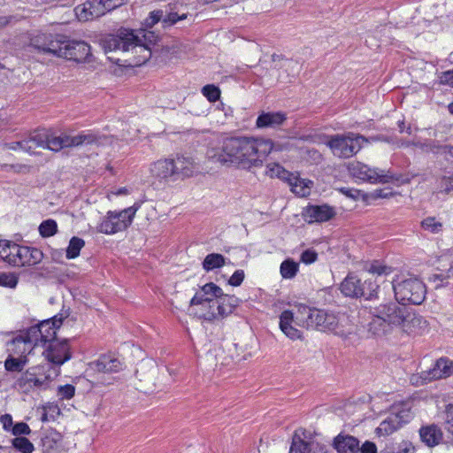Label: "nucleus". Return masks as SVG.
Returning <instances> with one entry per match:
<instances>
[{
	"label": "nucleus",
	"instance_id": "1",
	"mask_svg": "<svg viewBox=\"0 0 453 453\" xmlns=\"http://www.w3.org/2000/svg\"><path fill=\"white\" fill-rule=\"evenodd\" d=\"M273 149L274 145L270 139L227 137L219 146L209 148L206 155L209 159L221 165L250 170L262 166Z\"/></svg>",
	"mask_w": 453,
	"mask_h": 453
},
{
	"label": "nucleus",
	"instance_id": "2",
	"mask_svg": "<svg viewBox=\"0 0 453 453\" xmlns=\"http://www.w3.org/2000/svg\"><path fill=\"white\" fill-rule=\"evenodd\" d=\"M369 313L372 319L368 331L375 336L388 334L395 328L411 334L417 326L426 323L421 316L416 315L397 301L370 305Z\"/></svg>",
	"mask_w": 453,
	"mask_h": 453
},
{
	"label": "nucleus",
	"instance_id": "3",
	"mask_svg": "<svg viewBox=\"0 0 453 453\" xmlns=\"http://www.w3.org/2000/svg\"><path fill=\"white\" fill-rule=\"evenodd\" d=\"M104 51L111 52L121 50L131 52L129 65L140 66L151 58V49L148 43H142V40L134 30L127 28L119 29L117 35H109L102 40Z\"/></svg>",
	"mask_w": 453,
	"mask_h": 453
},
{
	"label": "nucleus",
	"instance_id": "4",
	"mask_svg": "<svg viewBox=\"0 0 453 453\" xmlns=\"http://www.w3.org/2000/svg\"><path fill=\"white\" fill-rule=\"evenodd\" d=\"M348 170L351 176L363 181L372 184L376 183H396L403 185L409 183L411 178L404 175H395L390 171H385L379 168H371L369 165L361 162H352L348 165Z\"/></svg>",
	"mask_w": 453,
	"mask_h": 453
},
{
	"label": "nucleus",
	"instance_id": "5",
	"mask_svg": "<svg viewBox=\"0 0 453 453\" xmlns=\"http://www.w3.org/2000/svg\"><path fill=\"white\" fill-rule=\"evenodd\" d=\"M340 289L348 297L372 300L377 297L379 285L372 277H360L349 273L341 283Z\"/></svg>",
	"mask_w": 453,
	"mask_h": 453
},
{
	"label": "nucleus",
	"instance_id": "6",
	"mask_svg": "<svg viewBox=\"0 0 453 453\" xmlns=\"http://www.w3.org/2000/svg\"><path fill=\"white\" fill-rule=\"evenodd\" d=\"M368 142L365 136L349 132L344 134H334L328 137L326 145L329 147L332 153L340 158H349L356 155Z\"/></svg>",
	"mask_w": 453,
	"mask_h": 453
},
{
	"label": "nucleus",
	"instance_id": "7",
	"mask_svg": "<svg viewBox=\"0 0 453 453\" xmlns=\"http://www.w3.org/2000/svg\"><path fill=\"white\" fill-rule=\"evenodd\" d=\"M395 300L401 303L420 304L426 294V285L418 278L411 277L393 283Z\"/></svg>",
	"mask_w": 453,
	"mask_h": 453
},
{
	"label": "nucleus",
	"instance_id": "8",
	"mask_svg": "<svg viewBox=\"0 0 453 453\" xmlns=\"http://www.w3.org/2000/svg\"><path fill=\"white\" fill-rule=\"evenodd\" d=\"M137 209L134 205L120 211H109L96 226L97 232L114 234L126 230L131 225Z\"/></svg>",
	"mask_w": 453,
	"mask_h": 453
},
{
	"label": "nucleus",
	"instance_id": "9",
	"mask_svg": "<svg viewBox=\"0 0 453 453\" xmlns=\"http://www.w3.org/2000/svg\"><path fill=\"white\" fill-rule=\"evenodd\" d=\"M101 136L91 131H83L76 135L61 134L56 137H47V147L53 151H59L64 148L88 146L100 143Z\"/></svg>",
	"mask_w": 453,
	"mask_h": 453
},
{
	"label": "nucleus",
	"instance_id": "10",
	"mask_svg": "<svg viewBox=\"0 0 453 453\" xmlns=\"http://www.w3.org/2000/svg\"><path fill=\"white\" fill-rule=\"evenodd\" d=\"M58 369L49 363H43L28 368L21 377L24 384L30 388H46L53 377L58 376Z\"/></svg>",
	"mask_w": 453,
	"mask_h": 453
},
{
	"label": "nucleus",
	"instance_id": "11",
	"mask_svg": "<svg viewBox=\"0 0 453 453\" xmlns=\"http://www.w3.org/2000/svg\"><path fill=\"white\" fill-rule=\"evenodd\" d=\"M63 322V317L54 316L50 319L32 326L27 329V335H30L40 347L45 346L50 342L57 340V330Z\"/></svg>",
	"mask_w": 453,
	"mask_h": 453
},
{
	"label": "nucleus",
	"instance_id": "12",
	"mask_svg": "<svg viewBox=\"0 0 453 453\" xmlns=\"http://www.w3.org/2000/svg\"><path fill=\"white\" fill-rule=\"evenodd\" d=\"M452 361L448 357H441L428 370L422 371L418 374H413L411 377V382L416 386L424 385L434 380L447 378L452 373Z\"/></svg>",
	"mask_w": 453,
	"mask_h": 453
},
{
	"label": "nucleus",
	"instance_id": "13",
	"mask_svg": "<svg viewBox=\"0 0 453 453\" xmlns=\"http://www.w3.org/2000/svg\"><path fill=\"white\" fill-rule=\"evenodd\" d=\"M42 355L44 356L46 363L57 369L66 361L70 360L72 354L70 351L69 340H55L50 342L45 346H42Z\"/></svg>",
	"mask_w": 453,
	"mask_h": 453
},
{
	"label": "nucleus",
	"instance_id": "14",
	"mask_svg": "<svg viewBox=\"0 0 453 453\" xmlns=\"http://www.w3.org/2000/svg\"><path fill=\"white\" fill-rule=\"evenodd\" d=\"M66 40V37L61 35L42 34L32 39L31 46L37 50L38 52L62 58Z\"/></svg>",
	"mask_w": 453,
	"mask_h": 453
},
{
	"label": "nucleus",
	"instance_id": "15",
	"mask_svg": "<svg viewBox=\"0 0 453 453\" xmlns=\"http://www.w3.org/2000/svg\"><path fill=\"white\" fill-rule=\"evenodd\" d=\"M327 311L300 305L296 315V320L307 328L319 330L323 319H326Z\"/></svg>",
	"mask_w": 453,
	"mask_h": 453
},
{
	"label": "nucleus",
	"instance_id": "16",
	"mask_svg": "<svg viewBox=\"0 0 453 453\" xmlns=\"http://www.w3.org/2000/svg\"><path fill=\"white\" fill-rule=\"evenodd\" d=\"M319 330L330 331L342 337H345L351 333L348 317L344 314H335L331 311L326 312V319H323Z\"/></svg>",
	"mask_w": 453,
	"mask_h": 453
},
{
	"label": "nucleus",
	"instance_id": "17",
	"mask_svg": "<svg viewBox=\"0 0 453 453\" xmlns=\"http://www.w3.org/2000/svg\"><path fill=\"white\" fill-rule=\"evenodd\" d=\"M38 348L39 346L35 344V340L27 335V330L8 342L9 355L18 357L25 356L27 358V356L33 354Z\"/></svg>",
	"mask_w": 453,
	"mask_h": 453
},
{
	"label": "nucleus",
	"instance_id": "18",
	"mask_svg": "<svg viewBox=\"0 0 453 453\" xmlns=\"http://www.w3.org/2000/svg\"><path fill=\"white\" fill-rule=\"evenodd\" d=\"M92 57L90 46L84 41L66 40L63 57L65 59L75 62H89Z\"/></svg>",
	"mask_w": 453,
	"mask_h": 453
},
{
	"label": "nucleus",
	"instance_id": "19",
	"mask_svg": "<svg viewBox=\"0 0 453 453\" xmlns=\"http://www.w3.org/2000/svg\"><path fill=\"white\" fill-rule=\"evenodd\" d=\"M335 214L334 208L328 204L309 205L303 211L308 223L326 222L333 219Z\"/></svg>",
	"mask_w": 453,
	"mask_h": 453
},
{
	"label": "nucleus",
	"instance_id": "20",
	"mask_svg": "<svg viewBox=\"0 0 453 453\" xmlns=\"http://www.w3.org/2000/svg\"><path fill=\"white\" fill-rule=\"evenodd\" d=\"M288 453H328L326 446L316 441H307L295 434Z\"/></svg>",
	"mask_w": 453,
	"mask_h": 453
},
{
	"label": "nucleus",
	"instance_id": "21",
	"mask_svg": "<svg viewBox=\"0 0 453 453\" xmlns=\"http://www.w3.org/2000/svg\"><path fill=\"white\" fill-rule=\"evenodd\" d=\"M76 11L79 19L83 20L97 19L106 13L102 0H88Z\"/></svg>",
	"mask_w": 453,
	"mask_h": 453
},
{
	"label": "nucleus",
	"instance_id": "22",
	"mask_svg": "<svg viewBox=\"0 0 453 453\" xmlns=\"http://www.w3.org/2000/svg\"><path fill=\"white\" fill-rule=\"evenodd\" d=\"M43 257L42 252L37 248L21 246L19 258H15L14 266H30L39 264Z\"/></svg>",
	"mask_w": 453,
	"mask_h": 453
},
{
	"label": "nucleus",
	"instance_id": "23",
	"mask_svg": "<svg viewBox=\"0 0 453 453\" xmlns=\"http://www.w3.org/2000/svg\"><path fill=\"white\" fill-rule=\"evenodd\" d=\"M173 168V180H182L193 175L195 165L190 157L177 156L171 158Z\"/></svg>",
	"mask_w": 453,
	"mask_h": 453
},
{
	"label": "nucleus",
	"instance_id": "24",
	"mask_svg": "<svg viewBox=\"0 0 453 453\" xmlns=\"http://www.w3.org/2000/svg\"><path fill=\"white\" fill-rule=\"evenodd\" d=\"M173 168L171 158L159 159L150 166V173L153 178L162 181L173 180Z\"/></svg>",
	"mask_w": 453,
	"mask_h": 453
},
{
	"label": "nucleus",
	"instance_id": "25",
	"mask_svg": "<svg viewBox=\"0 0 453 453\" xmlns=\"http://www.w3.org/2000/svg\"><path fill=\"white\" fill-rule=\"evenodd\" d=\"M333 447L338 453H357L359 441L352 435L339 434L334 439Z\"/></svg>",
	"mask_w": 453,
	"mask_h": 453
},
{
	"label": "nucleus",
	"instance_id": "26",
	"mask_svg": "<svg viewBox=\"0 0 453 453\" xmlns=\"http://www.w3.org/2000/svg\"><path fill=\"white\" fill-rule=\"evenodd\" d=\"M217 299H209L206 303H203L202 306L190 310V314L196 316L199 319L213 321L219 319V311H217Z\"/></svg>",
	"mask_w": 453,
	"mask_h": 453
},
{
	"label": "nucleus",
	"instance_id": "27",
	"mask_svg": "<svg viewBox=\"0 0 453 453\" xmlns=\"http://www.w3.org/2000/svg\"><path fill=\"white\" fill-rule=\"evenodd\" d=\"M286 115L281 112H263L256 121L258 128H276L286 120Z\"/></svg>",
	"mask_w": 453,
	"mask_h": 453
},
{
	"label": "nucleus",
	"instance_id": "28",
	"mask_svg": "<svg viewBox=\"0 0 453 453\" xmlns=\"http://www.w3.org/2000/svg\"><path fill=\"white\" fill-rule=\"evenodd\" d=\"M94 365L95 369L101 372H118L123 366L121 361L111 355H102Z\"/></svg>",
	"mask_w": 453,
	"mask_h": 453
},
{
	"label": "nucleus",
	"instance_id": "29",
	"mask_svg": "<svg viewBox=\"0 0 453 453\" xmlns=\"http://www.w3.org/2000/svg\"><path fill=\"white\" fill-rule=\"evenodd\" d=\"M240 302L241 300L235 296L226 295L222 292V295L217 298V311H219V318L223 319L233 313Z\"/></svg>",
	"mask_w": 453,
	"mask_h": 453
},
{
	"label": "nucleus",
	"instance_id": "30",
	"mask_svg": "<svg viewBox=\"0 0 453 453\" xmlns=\"http://www.w3.org/2000/svg\"><path fill=\"white\" fill-rule=\"evenodd\" d=\"M294 314L291 311L286 310L280 316V328L291 340L299 339L301 332L292 326Z\"/></svg>",
	"mask_w": 453,
	"mask_h": 453
},
{
	"label": "nucleus",
	"instance_id": "31",
	"mask_svg": "<svg viewBox=\"0 0 453 453\" xmlns=\"http://www.w3.org/2000/svg\"><path fill=\"white\" fill-rule=\"evenodd\" d=\"M291 187V191L299 196H307L311 193L313 182L310 180L302 179L291 173L286 180Z\"/></svg>",
	"mask_w": 453,
	"mask_h": 453
},
{
	"label": "nucleus",
	"instance_id": "32",
	"mask_svg": "<svg viewBox=\"0 0 453 453\" xmlns=\"http://www.w3.org/2000/svg\"><path fill=\"white\" fill-rule=\"evenodd\" d=\"M419 434L421 441L428 447L438 445L442 440V433L435 425L422 427L419 431Z\"/></svg>",
	"mask_w": 453,
	"mask_h": 453
},
{
	"label": "nucleus",
	"instance_id": "33",
	"mask_svg": "<svg viewBox=\"0 0 453 453\" xmlns=\"http://www.w3.org/2000/svg\"><path fill=\"white\" fill-rule=\"evenodd\" d=\"M453 280V263L447 270H440L439 273H434L429 276L428 281L434 284V288L447 287Z\"/></svg>",
	"mask_w": 453,
	"mask_h": 453
},
{
	"label": "nucleus",
	"instance_id": "34",
	"mask_svg": "<svg viewBox=\"0 0 453 453\" xmlns=\"http://www.w3.org/2000/svg\"><path fill=\"white\" fill-rule=\"evenodd\" d=\"M47 137L48 134L45 133H34L27 139L19 141L15 144L19 145L22 150H29L31 149L29 143L35 144L36 148L46 149Z\"/></svg>",
	"mask_w": 453,
	"mask_h": 453
},
{
	"label": "nucleus",
	"instance_id": "35",
	"mask_svg": "<svg viewBox=\"0 0 453 453\" xmlns=\"http://www.w3.org/2000/svg\"><path fill=\"white\" fill-rule=\"evenodd\" d=\"M401 427V419L392 413L383 420L376 429L380 435H389Z\"/></svg>",
	"mask_w": 453,
	"mask_h": 453
},
{
	"label": "nucleus",
	"instance_id": "36",
	"mask_svg": "<svg viewBox=\"0 0 453 453\" xmlns=\"http://www.w3.org/2000/svg\"><path fill=\"white\" fill-rule=\"evenodd\" d=\"M28 363V359L23 356L22 357H14L9 355L4 361L5 370L11 372H20L26 365Z\"/></svg>",
	"mask_w": 453,
	"mask_h": 453
},
{
	"label": "nucleus",
	"instance_id": "37",
	"mask_svg": "<svg viewBox=\"0 0 453 453\" xmlns=\"http://www.w3.org/2000/svg\"><path fill=\"white\" fill-rule=\"evenodd\" d=\"M169 12L168 14L163 18L162 19V25L163 27H172L174 24H176L180 20H184L188 18V13H181L179 14L176 11V4H168Z\"/></svg>",
	"mask_w": 453,
	"mask_h": 453
},
{
	"label": "nucleus",
	"instance_id": "38",
	"mask_svg": "<svg viewBox=\"0 0 453 453\" xmlns=\"http://www.w3.org/2000/svg\"><path fill=\"white\" fill-rule=\"evenodd\" d=\"M225 265V257L219 253H211L207 255L203 262V268L206 272L220 268Z\"/></svg>",
	"mask_w": 453,
	"mask_h": 453
},
{
	"label": "nucleus",
	"instance_id": "39",
	"mask_svg": "<svg viewBox=\"0 0 453 453\" xmlns=\"http://www.w3.org/2000/svg\"><path fill=\"white\" fill-rule=\"evenodd\" d=\"M415 146L418 147L426 153L444 154L445 144H441L440 142L436 140H426L424 142H417Z\"/></svg>",
	"mask_w": 453,
	"mask_h": 453
},
{
	"label": "nucleus",
	"instance_id": "40",
	"mask_svg": "<svg viewBox=\"0 0 453 453\" xmlns=\"http://www.w3.org/2000/svg\"><path fill=\"white\" fill-rule=\"evenodd\" d=\"M299 265L292 259H286L280 265V274L284 279L294 278L298 272Z\"/></svg>",
	"mask_w": 453,
	"mask_h": 453
},
{
	"label": "nucleus",
	"instance_id": "41",
	"mask_svg": "<svg viewBox=\"0 0 453 453\" xmlns=\"http://www.w3.org/2000/svg\"><path fill=\"white\" fill-rule=\"evenodd\" d=\"M85 242L83 239L79 237H73L69 242V245L66 249V257L68 259H73L80 255L81 250L84 247Z\"/></svg>",
	"mask_w": 453,
	"mask_h": 453
},
{
	"label": "nucleus",
	"instance_id": "42",
	"mask_svg": "<svg viewBox=\"0 0 453 453\" xmlns=\"http://www.w3.org/2000/svg\"><path fill=\"white\" fill-rule=\"evenodd\" d=\"M292 173L285 170L280 165L277 163L268 164L266 165V174L271 178L277 177L283 180H287Z\"/></svg>",
	"mask_w": 453,
	"mask_h": 453
},
{
	"label": "nucleus",
	"instance_id": "43",
	"mask_svg": "<svg viewBox=\"0 0 453 453\" xmlns=\"http://www.w3.org/2000/svg\"><path fill=\"white\" fill-rule=\"evenodd\" d=\"M14 449L21 453H32L35 449L34 444L26 437H15L12 441Z\"/></svg>",
	"mask_w": 453,
	"mask_h": 453
},
{
	"label": "nucleus",
	"instance_id": "44",
	"mask_svg": "<svg viewBox=\"0 0 453 453\" xmlns=\"http://www.w3.org/2000/svg\"><path fill=\"white\" fill-rule=\"evenodd\" d=\"M58 231V224L54 219H46L39 226V232L42 237L53 236Z\"/></svg>",
	"mask_w": 453,
	"mask_h": 453
},
{
	"label": "nucleus",
	"instance_id": "45",
	"mask_svg": "<svg viewBox=\"0 0 453 453\" xmlns=\"http://www.w3.org/2000/svg\"><path fill=\"white\" fill-rule=\"evenodd\" d=\"M421 226L424 230L432 234H438L442 231V224L434 217H427L421 221Z\"/></svg>",
	"mask_w": 453,
	"mask_h": 453
},
{
	"label": "nucleus",
	"instance_id": "46",
	"mask_svg": "<svg viewBox=\"0 0 453 453\" xmlns=\"http://www.w3.org/2000/svg\"><path fill=\"white\" fill-rule=\"evenodd\" d=\"M203 95L211 103L216 102L220 97V90L212 84L205 85L202 88Z\"/></svg>",
	"mask_w": 453,
	"mask_h": 453
},
{
	"label": "nucleus",
	"instance_id": "47",
	"mask_svg": "<svg viewBox=\"0 0 453 453\" xmlns=\"http://www.w3.org/2000/svg\"><path fill=\"white\" fill-rule=\"evenodd\" d=\"M201 290L203 291V293L205 296H211V298H214V299H217L218 296H220L222 295V291H223L221 288H219L213 282H210V283L203 285L201 288Z\"/></svg>",
	"mask_w": 453,
	"mask_h": 453
},
{
	"label": "nucleus",
	"instance_id": "48",
	"mask_svg": "<svg viewBox=\"0 0 453 453\" xmlns=\"http://www.w3.org/2000/svg\"><path fill=\"white\" fill-rule=\"evenodd\" d=\"M163 14H164V12L162 10H155V11L150 12L149 17H147L145 19L144 23H143L145 28L146 29L151 28L154 27V25L158 23L160 20L162 21Z\"/></svg>",
	"mask_w": 453,
	"mask_h": 453
},
{
	"label": "nucleus",
	"instance_id": "49",
	"mask_svg": "<svg viewBox=\"0 0 453 453\" xmlns=\"http://www.w3.org/2000/svg\"><path fill=\"white\" fill-rule=\"evenodd\" d=\"M75 394V387L71 384H66L64 386L58 387V395L61 399H71Z\"/></svg>",
	"mask_w": 453,
	"mask_h": 453
},
{
	"label": "nucleus",
	"instance_id": "50",
	"mask_svg": "<svg viewBox=\"0 0 453 453\" xmlns=\"http://www.w3.org/2000/svg\"><path fill=\"white\" fill-rule=\"evenodd\" d=\"M12 434L16 437L28 435L31 434L29 426L25 422L16 423L12 428Z\"/></svg>",
	"mask_w": 453,
	"mask_h": 453
},
{
	"label": "nucleus",
	"instance_id": "51",
	"mask_svg": "<svg viewBox=\"0 0 453 453\" xmlns=\"http://www.w3.org/2000/svg\"><path fill=\"white\" fill-rule=\"evenodd\" d=\"M209 299L212 298L211 296H205L202 290L200 292L196 293V295L191 298L189 302V311L198 306H202L203 303H206Z\"/></svg>",
	"mask_w": 453,
	"mask_h": 453
},
{
	"label": "nucleus",
	"instance_id": "52",
	"mask_svg": "<svg viewBox=\"0 0 453 453\" xmlns=\"http://www.w3.org/2000/svg\"><path fill=\"white\" fill-rule=\"evenodd\" d=\"M18 284V278L11 273H0V286L15 288Z\"/></svg>",
	"mask_w": 453,
	"mask_h": 453
},
{
	"label": "nucleus",
	"instance_id": "53",
	"mask_svg": "<svg viewBox=\"0 0 453 453\" xmlns=\"http://www.w3.org/2000/svg\"><path fill=\"white\" fill-rule=\"evenodd\" d=\"M318 258V253L312 249H307L302 252L300 261L305 265L314 263Z\"/></svg>",
	"mask_w": 453,
	"mask_h": 453
},
{
	"label": "nucleus",
	"instance_id": "54",
	"mask_svg": "<svg viewBox=\"0 0 453 453\" xmlns=\"http://www.w3.org/2000/svg\"><path fill=\"white\" fill-rule=\"evenodd\" d=\"M20 247L21 246L19 244L11 242V245H10V248L8 250V257H6L5 262H7L8 264H10L12 265H14L15 258H19Z\"/></svg>",
	"mask_w": 453,
	"mask_h": 453
},
{
	"label": "nucleus",
	"instance_id": "55",
	"mask_svg": "<svg viewBox=\"0 0 453 453\" xmlns=\"http://www.w3.org/2000/svg\"><path fill=\"white\" fill-rule=\"evenodd\" d=\"M245 274L243 270H236L228 280V284L234 287H238L242 283Z\"/></svg>",
	"mask_w": 453,
	"mask_h": 453
},
{
	"label": "nucleus",
	"instance_id": "56",
	"mask_svg": "<svg viewBox=\"0 0 453 453\" xmlns=\"http://www.w3.org/2000/svg\"><path fill=\"white\" fill-rule=\"evenodd\" d=\"M445 428L453 434V405H449L446 409Z\"/></svg>",
	"mask_w": 453,
	"mask_h": 453
},
{
	"label": "nucleus",
	"instance_id": "57",
	"mask_svg": "<svg viewBox=\"0 0 453 453\" xmlns=\"http://www.w3.org/2000/svg\"><path fill=\"white\" fill-rule=\"evenodd\" d=\"M453 174H450L449 176L444 175L441 179V188H443V190L446 193L450 192L453 189Z\"/></svg>",
	"mask_w": 453,
	"mask_h": 453
},
{
	"label": "nucleus",
	"instance_id": "58",
	"mask_svg": "<svg viewBox=\"0 0 453 453\" xmlns=\"http://www.w3.org/2000/svg\"><path fill=\"white\" fill-rule=\"evenodd\" d=\"M106 12H111L124 4L125 0H102Z\"/></svg>",
	"mask_w": 453,
	"mask_h": 453
},
{
	"label": "nucleus",
	"instance_id": "59",
	"mask_svg": "<svg viewBox=\"0 0 453 453\" xmlns=\"http://www.w3.org/2000/svg\"><path fill=\"white\" fill-rule=\"evenodd\" d=\"M0 422L2 423L3 428L5 431H8V432L11 431L12 432V426L14 425H13V422H12V417L10 414H4V415H2L1 418H0Z\"/></svg>",
	"mask_w": 453,
	"mask_h": 453
},
{
	"label": "nucleus",
	"instance_id": "60",
	"mask_svg": "<svg viewBox=\"0 0 453 453\" xmlns=\"http://www.w3.org/2000/svg\"><path fill=\"white\" fill-rule=\"evenodd\" d=\"M361 453H377L376 444L372 441H366L361 447L359 446Z\"/></svg>",
	"mask_w": 453,
	"mask_h": 453
},
{
	"label": "nucleus",
	"instance_id": "61",
	"mask_svg": "<svg viewBox=\"0 0 453 453\" xmlns=\"http://www.w3.org/2000/svg\"><path fill=\"white\" fill-rule=\"evenodd\" d=\"M440 81L441 84H446L453 88V69L442 73Z\"/></svg>",
	"mask_w": 453,
	"mask_h": 453
},
{
	"label": "nucleus",
	"instance_id": "62",
	"mask_svg": "<svg viewBox=\"0 0 453 453\" xmlns=\"http://www.w3.org/2000/svg\"><path fill=\"white\" fill-rule=\"evenodd\" d=\"M372 273L378 275L388 274L390 272V268L380 265H372L369 270Z\"/></svg>",
	"mask_w": 453,
	"mask_h": 453
},
{
	"label": "nucleus",
	"instance_id": "63",
	"mask_svg": "<svg viewBox=\"0 0 453 453\" xmlns=\"http://www.w3.org/2000/svg\"><path fill=\"white\" fill-rule=\"evenodd\" d=\"M12 242L9 241H0V258L4 261L6 260L8 257V250L10 248Z\"/></svg>",
	"mask_w": 453,
	"mask_h": 453
},
{
	"label": "nucleus",
	"instance_id": "64",
	"mask_svg": "<svg viewBox=\"0 0 453 453\" xmlns=\"http://www.w3.org/2000/svg\"><path fill=\"white\" fill-rule=\"evenodd\" d=\"M140 34H142V43H148L149 46L154 44V42L157 40V35L154 34V32L149 31L148 33L140 32Z\"/></svg>",
	"mask_w": 453,
	"mask_h": 453
}]
</instances>
